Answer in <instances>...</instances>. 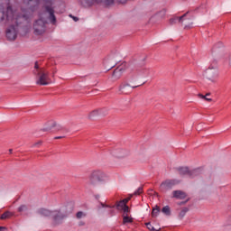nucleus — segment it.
<instances>
[{"label": "nucleus", "mask_w": 231, "mask_h": 231, "mask_svg": "<svg viewBox=\"0 0 231 231\" xmlns=\"http://www.w3.org/2000/svg\"><path fill=\"white\" fill-rule=\"evenodd\" d=\"M32 16L28 14H21L17 11L14 10L12 6L8 5L6 8V21L11 23V25L7 27L5 31V37L7 41H15L19 33V25L23 21H30Z\"/></svg>", "instance_id": "obj_1"}, {"label": "nucleus", "mask_w": 231, "mask_h": 231, "mask_svg": "<svg viewBox=\"0 0 231 231\" xmlns=\"http://www.w3.org/2000/svg\"><path fill=\"white\" fill-rule=\"evenodd\" d=\"M44 3L43 12L40 14V18L46 23H50L53 26L57 25V16H55V9L51 6V1L53 0H23V5L26 6H32V5H39V3Z\"/></svg>", "instance_id": "obj_2"}, {"label": "nucleus", "mask_w": 231, "mask_h": 231, "mask_svg": "<svg viewBox=\"0 0 231 231\" xmlns=\"http://www.w3.org/2000/svg\"><path fill=\"white\" fill-rule=\"evenodd\" d=\"M37 213L43 217H51L53 226L62 225L63 221L69 215L66 207H61L52 210L46 208H41L38 209Z\"/></svg>", "instance_id": "obj_3"}, {"label": "nucleus", "mask_w": 231, "mask_h": 231, "mask_svg": "<svg viewBox=\"0 0 231 231\" xmlns=\"http://www.w3.org/2000/svg\"><path fill=\"white\" fill-rule=\"evenodd\" d=\"M88 180L92 187L103 190L109 181V176L102 170H93L88 176Z\"/></svg>", "instance_id": "obj_4"}, {"label": "nucleus", "mask_w": 231, "mask_h": 231, "mask_svg": "<svg viewBox=\"0 0 231 231\" xmlns=\"http://www.w3.org/2000/svg\"><path fill=\"white\" fill-rule=\"evenodd\" d=\"M36 75V84L38 86H48L51 84V79H50V73L44 69H41L34 72Z\"/></svg>", "instance_id": "obj_5"}, {"label": "nucleus", "mask_w": 231, "mask_h": 231, "mask_svg": "<svg viewBox=\"0 0 231 231\" xmlns=\"http://www.w3.org/2000/svg\"><path fill=\"white\" fill-rule=\"evenodd\" d=\"M46 24L47 22L42 20V18H39L34 21L32 25L34 35H43V33H46Z\"/></svg>", "instance_id": "obj_6"}, {"label": "nucleus", "mask_w": 231, "mask_h": 231, "mask_svg": "<svg viewBox=\"0 0 231 231\" xmlns=\"http://www.w3.org/2000/svg\"><path fill=\"white\" fill-rule=\"evenodd\" d=\"M180 176H189V178H195V176H199V169L190 170L189 167H179L177 169Z\"/></svg>", "instance_id": "obj_7"}, {"label": "nucleus", "mask_w": 231, "mask_h": 231, "mask_svg": "<svg viewBox=\"0 0 231 231\" xmlns=\"http://www.w3.org/2000/svg\"><path fill=\"white\" fill-rule=\"evenodd\" d=\"M187 15H189V12L179 17V24L183 26L184 30H190L194 22L192 21V18H188Z\"/></svg>", "instance_id": "obj_8"}, {"label": "nucleus", "mask_w": 231, "mask_h": 231, "mask_svg": "<svg viewBox=\"0 0 231 231\" xmlns=\"http://www.w3.org/2000/svg\"><path fill=\"white\" fill-rule=\"evenodd\" d=\"M174 185H176V180H166L161 183L160 189L162 192H167L171 190Z\"/></svg>", "instance_id": "obj_9"}, {"label": "nucleus", "mask_w": 231, "mask_h": 231, "mask_svg": "<svg viewBox=\"0 0 231 231\" xmlns=\"http://www.w3.org/2000/svg\"><path fill=\"white\" fill-rule=\"evenodd\" d=\"M106 115H107V111H106V109L104 108H99L91 111L88 114V120H95V118H97V116H106Z\"/></svg>", "instance_id": "obj_10"}, {"label": "nucleus", "mask_w": 231, "mask_h": 231, "mask_svg": "<svg viewBox=\"0 0 231 231\" xmlns=\"http://www.w3.org/2000/svg\"><path fill=\"white\" fill-rule=\"evenodd\" d=\"M125 69H127V66H125V64H122L114 70L113 77L116 79V80H118V79H120V77L125 73Z\"/></svg>", "instance_id": "obj_11"}, {"label": "nucleus", "mask_w": 231, "mask_h": 231, "mask_svg": "<svg viewBox=\"0 0 231 231\" xmlns=\"http://www.w3.org/2000/svg\"><path fill=\"white\" fill-rule=\"evenodd\" d=\"M172 198H175V199H185V198H187V193L182 190H173Z\"/></svg>", "instance_id": "obj_12"}, {"label": "nucleus", "mask_w": 231, "mask_h": 231, "mask_svg": "<svg viewBox=\"0 0 231 231\" xmlns=\"http://www.w3.org/2000/svg\"><path fill=\"white\" fill-rule=\"evenodd\" d=\"M112 156H114V158H125L126 153L122 150H117L112 152Z\"/></svg>", "instance_id": "obj_13"}, {"label": "nucleus", "mask_w": 231, "mask_h": 231, "mask_svg": "<svg viewBox=\"0 0 231 231\" xmlns=\"http://www.w3.org/2000/svg\"><path fill=\"white\" fill-rule=\"evenodd\" d=\"M212 70H214V71H213V75H214V76L217 75V66H216V65H210V66L208 67V69L206 70V73H207L208 75H212Z\"/></svg>", "instance_id": "obj_14"}, {"label": "nucleus", "mask_w": 231, "mask_h": 231, "mask_svg": "<svg viewBox=\"0 0 231 231\" xmlns=\"http://www.w3.org/2000/svg\"><path fill=\"white\" fill-rule=\"evenodd\" d=\"M131 85L129 84H123L119 87V91H122L123 93H127L131 89Z\"/></svg>", "instance_id": "obj_15"}, {"label": "nucleus", "mask_w": 231, "mask_h": 231, "mask_svg": "<svg viewBox=\"0 0 231 231\" xmlns=\"http://www.w3.org/2000/svg\"><path fill=\"white\" fill-rule=\"evenodd\" d=\"M53 127H57V122L50 121L47 123V127L43 128V131H50L51 129H53Z\"/></svg>", "instance_id": "obj_16"}, {"label": "nucleus", "mask_w": 231, "mask_h": 231, "mask_svg": "<svg viewBox=\"0 0 231 231\" xmlns=\"http://www.w3.org/2000/svg\"><path fill=\"white\" fill-rule=\"evenodd\" d=\"M126 223H133V217H129V215H123V225Z\"/></svg>", "instance_id": "obj_17"}, {"label": "nucleus", "mask_w": 231, "mask_h": 231, "mask_svg": "<svg viewBox=\"0 0 231 231\" xmlns=\"http://www.w3.org/2000/svg\"><path fill=\"white\" fill-rule=\"evenodd\" d=\"M187 212H189V208H183L180 210V214H179L180 219H183V218L185 217Z\"/></svg>", "instance_id": "obj_18"}, {"label": "nucleus", "mask_w": 231, "mask_h": 231, "mask_svg": "<svg viewBox=\"0 0 231 231\" xmlns=\"http://www.w3.org/2000/svg\"><path fill=\"white\" fill-rule=\"evenodd\" d=\"M158 214H160V207L155 206V208L152 211V217H158Z\"/></svg>", "instance_id": "obj_19"}, {"label": "nucleus", "mask_w": 231, "mask_h": 231, "mask_svg": "<svg viewBox=\"0 0 231 231\" xmlns=\"http://www.w3.org/2000/svg\"><path fill=\"white\" fill-rule=\"evenodd\" d=\"M126 206L127 204H125L122 200L117 202L116 205L117 210H123Z\"/></svg>", "instance_id": "obj_20"}, {"label": "nucleus", "mask_w": 231, "mask_h": 231, "mask_svg": "<svg viewBox=\"0 0 231 231\" xmlns=\"http://www.w3.org/2000/svg\"><path fill=\"white\" fill-rule=\"evenodd\" d=\"M162 212L165 214V216H171V208L169 206H165L162 208Z\"/></svg>", "instance_id": "obj_21"}, {"label": "nucleus", "mask_w": 231, "mask_h": 231, "mask_svg": "<svg viewBox=\"0 0 231 231\" xmlns=\"http://www.w3.org/2000/svg\"><path fill=\"white\" fill-rule=\"evenodd\" d=\"M12 213L10 211H6L0 217V219H8V217H11Z\"/></svg>", "instance_id": "obj_22"}, {"label": "nucleus", "mask_w": 231, "mask_h": 231, "mask_svg": "<svg viewBox=\"0 0 231 231\" xmlns=\"http://www.w3.org/2000/svg\"><path fill=\"white\" fill-rule=\"evenodd\" d=\"M178 23H180V17H178V16L170 19V24L171 25L178 24Z\"/></svg>", "instance_id": "obj_23"}, {"label": "nucleus", "mask_w": 231, "mask_h": 231, "mask_svg": "<svg viewBox=\"0 0 231 231\" xmlns=\"http://www.w3.org/2000/svg\"><path fill=\"white\" fill-rule=\"evenodd\" d=\"M145 225H146L148 230H150V231H160V230H162V228H159V229L154 228V226H152V225H151L150 222L145 223Z\"/></svg>", "instance_id": "obj_24"}, {"label": "nucleus", "mask_w": 231, "mask_h": 231, "mask_svg": "<svg viewBox=\"0 0 231 231\" xmlns=\"http://www.w3.org/2000/svg\"><path fill=\"white\" fill-rule=\"evenodd\" d=\"M224 226H231V214L229 216H227V217L224 223Z\"/></svg>", "instance_id": "obj_25"}, {"label": "nucleus", "mask_w": 231, "mask_h": 231, "mask_svg": "<svg viewBox=\"0 0 231 231\" xmlns=\"http://www.w3.org/2000/svg\"><path fill=\"white\" fill-rule=\"evenodd\" d=\"M5 20L6 21V11H5V13L0 11V23H3V21H5Z\"/></svg>", "instance_id": "obj_26"}, {"label": "nucleus", "mask_w": 231, "mask_h": 231, "mask_svg": "<svg viewBox=\"0 0 231 231\" xmlns=\"http://www.w3.org/2000/svg\"><path fill=\"white\" fill-rule=\"evenodd\" d=\"M28 210V206L26 205H22L18 208V212H26Z\"/></svg>", "instance_id": "obj_27"}, {"label": "nucleus", "mask_w": 231, "mask_h": 231, "mask_svg": "<svg viewBox=\"0 0 231 231\" xmlns=\"http://www.w3.org/2000/svg\"><path fill=\"white\" fill-rule=\"evenodd\" d=\"M78 219H82V217H86V214L82 211H79L76 214Z\"/></svg>", "instance_id": "obj_28"}, {"label": "nucleus", "mask_w": 231, "mask_h": 231, "mask_svg": "<svg viewBox=\"0 0 231 231\" xmlns=\"http://www.w3.org/2000/svg\"><path fill=\"white\" fill-rule=\"evenodd\" d=\"M123 216H129V212H130V210H129V206H126L125 208H124L123 209Z\"/></svg>", "instance_id": "obj_29"}, {"label": "nucleus", "mask_w": 231, "mask_h": 231, "mask_svg": "<svg viewBox=\"0 0 231 231\" xmlns=\"http://www.w3.org/2000/svg\"><path fill=\"white\" fill-rule=\"evenodd\" d=\"M199 98H202L203 100H207L208 102H212V98L207 97V96H204L203 94H199Z\"/></svg>", "instance_id": "obj_30"}, {"label": "nucleus", "mask_w": 231, "mask_h": 231, "mask_svg": "<svg viewBox=\"0 0 231 231\" xmlns=\"http://www.w3.org/2000/svg\"><path fill=\"white\" fill-rule=\"evenodd\" d=\"M166 11L165 9L158 13L159 17H165Z\"/></svg>", "instance_id": "obj_31"}, {"label": "nucleus", "mask_w": 231, "mask_h": 231, "mask_svg": "<svg viewBox=\"0 0 231 231\" xmlns=\"http://www.w3.org/2000/svg\"><path fill=\"white\" fill-rule=\"evenodd\" d=\"M143 190V188H139V189L134 192V195H135V196H138V195L142 194Z\"/></svg>", "instance_id": "obj_32"}, {"label": "nucleus", "mask_w": 231, "mask_h": 231, "mask_svg": "<svg viewBox=\"0 0 231 231\" xmlns=\"http://www.w3.org/2000/svg\"><path fill=\"white\" fill-rule=\"evenodd\" d=\"M129 199H131V198H127V199H125L123 200H121L125 205H127V203L129 202Z\"/></svg>", "instance_id": "obj_33"}, {"label": "nucleus", "mask_w": 231, "mask_h": 231, "mask_svg": "<svg viewBox=\"0 0 231 231\" xmlns=\"http://www.w3.org/2000/svg\"><path fill=\"white\" fill-rule=\"evenodd\" d=\"M34 68H35V69H37V71H39V69H44L39 68V62H37V61L35 62Z\"/></svg>", "instance_id": "obj_34"}, {"label": "nucleus", "mask_w": 231, "mask_h": 231, "mask_svg": "<svg viewBox=\"0 0 231 231\" xmlns=\"http://www.w3.org/2000/svg\"><path fill=\"white\" fill-rule=\"evenodd\" d=\"M209 77H211L212 79H214V77H217V75L214 76V70H211V74H208Z\"/></svg>", "instance_id": "obj_35"}, {"label": "nucleus", "mask_w": 231, "mask_h": 231, "mask_svg": "<svg viewBox=\"0 0 231 231\" xmlns=\"http://www.w3.org/2000/svg\"><path fill=\"white\" fill-rule=\"evenodd\" d=\"M7 230L6 226H0V231Z\"/></svg>", "instance_id": "obj_36"}, {"label": "nucleus", "mask_w": 231, "mask_h": 231, "mask_svg": "<svg viewBox=\"0 0 231 231\" xmlns=\"http://www.w3.org/2000/svg\"><path fill=\"white\" fill-rule=\"evenodd\" d=\"M84 225H86V223H84V222H82V221L79 223V226H84Z\"/></svg>", "instance_id": "obj_37"}, {"label": "nucleus", "mask_w": 231, "mask_h": 231, "mask_svg": "<svg viewBox=\"0 0 231 231\" xmlns=\"http://www.w3.org/2000/svg\"><path fill=\"white\" fill-rule=\"evenodd\" d=\"M73 21H75L77 23V21H79V18L77 16H73L72 17Z\"/></svg>", "instance_id": "obj_38"}, {"label": "nucleus", "mask_w": 231, "mask_h": 231, "mask_svg": "<svg viewBox=\"0 0 231 231\" xmlns=\"http://www.w3.org/2000/svg\"><path fill=\"white\" fill-rule=\"evenodd\" d=\"M60 138H62V136H58V137H55V140H60Z\"/></svg>", "instance_id": "obj_39"}, {"label": "nucleus", "mask_w": 231, "mask_h": 231, "mask_svg": "<svg viewBox=\"0 0 231 231\" xmlns=\"http://www.w3.org/2000/svg\"><path fill=\"white\" fill-rule=\"evenodd\" d=\"M41 142L36 143L34 145H41Z\"/></svg>", "instance_id": "obj_40"}, {"label": "nucleus", "mask_w": 231, "mask_h": 231, "mask_svg": "<svg viewBox=\"0 0 231 231\" xmlns=\"http://www.w3.org/2000/svg\"><path fill=\"white\" fill-rule=\"evenodd\" d=\"M102 207H106V208H110L108 205H104V204H101Z\"/></svg>", "instance_id": "obj_41"}, {"label": "nucleus", "mask_w": 231, "mask_h": 231, "mask_svg": "<svg viewBox=\"0 0 231 231\" xmlns=\"http://www.w3.org/2000/svg\"><path fill=\"white\" fill-rule=\"evenodd\" d=\"M180 205H185V202H180Z\"/></svg>", "instance_id": "obj_42"}, {"label": "nucleus", "mask_w": 231, "mask_h": 231, "mask_svg": "<svg viewBox=\"0 0 231 231\" xmlns=\"http://www.w3.org/2000/svg\"><path fill=\"white\" fill-rule=\"evenodd\" d=\"M208 96H210V93L206 94V97H208Z\"/></svg>", "instance_id": "obj_43"}, {"label": "nucleus", "mask_w": 231, "mask_h": 231, "mask_svg": "<svg viewBox=\"0 0 231 231\" xmlns=\"http://www.w3.org/2000/svg\"><path fill=\"white\" fill-rule=\"evenodd\" d=\"M12 152H13V150H12V149H10V150H9V152H10V153H12Z\"/></svg>", "instance_id": "obj_44"}, {"label": "nucleus", "mask_w": 231, "mask_h": 231, "mask_svg": "<svg viewBox=\"0 0 231 231\" xmlns=\"http://www.w3.org/2000/svg\"><path fill=\"white\" fill-rule=\"evenodd\" d=\"M135 88H136V86L135 87H132L133 89H134Z\"/></svg>", "instance_id": "obj_45"}]
</instances>
